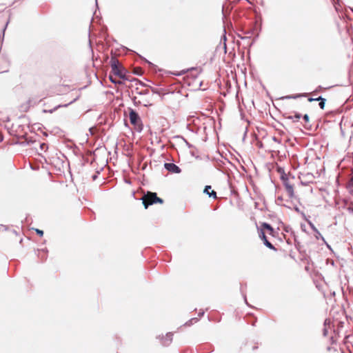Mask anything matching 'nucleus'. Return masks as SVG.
Wrapping results in <instances>:
<instances>
[{"label":"nucleus","instance_id":"obj_1","mask_svg":"<svg viewBox=\"0 0 353 353\" xmlns=\"http://www.w3.org/2000/svg\"><path fill=\"white\" fill-rule=\"evenodd\" d=\"M110 63L112 69L111 73H113L114 75L118 76L121 79H127L124 69L120 65L119 61L117 59H112Z\"/></svg>","mask_w":353,"mask_h":353},{"label":"nucleus","instance_id":"obj_2","mask_svg":"<svg viewBox=\"0 0 353 353\" xmlns=\"http://www.w3.org/2000/svg\"><path fill=\"white\" fill-rule=\"evenodd\" d=\"M143 204L145 209L148 208L149 205H152L157 203H163V200L158 197L156 193L148 192L142 198Z\"/></svg>","mask_w":353,"mask_h":353},{"label":"nucleus","instance_id":"obj_3","mask_svg":"<svg viewBox=\"0 0 353 353\" xmlns=\"http://www.w3.org/2000/svg\"><path fill=\"white\" fill-rule=\"evenodd\" d=\"M129 117L131 124L141 131L142 130L141 120L138 113L133 109H130Z\"/></svg>","mask_w":353,"mask_h":353},{"label":"nucleus","instance_id":"obj_4","mask_svg":"<svg viewBox=\"0 0 353 353\" xmlns=\"http://www.w3.org/2000/svg\"><path fill=\"white\" fill-rule=\"evenodd\" d=\"M164 168L171 173L179 174L181 172V168L172 163H165L164 164Z\"/></svg>","mask_w":353,"mask_h":353},{"label":"nucleus","instance_id":"obj_5","mask_svg":"<svg viewBox=\"0 0 353 353\" xmlns=\"http://www.w3.org/2000/svg\"><path fill=\"white\" fill-rule=\"evenodd\" d=\"M259 237L263 240L264 245L270 249L275 250L274 246L268 240L263 229L259 231Z\"/></svg>","mask_w":353,"mask_h":353},{"label":"nucleus","instance_id":"obj_6","mask_svg":"<svg viewBox=\"0 0 353 353\" xmlns=\"http://www.w3.org/2000/svg\"><path fill=\"white\" fill-rule=\"evenodd\" d=\"M284 185L286 192L288 193V195L289 196L290 198H292L294 195L293 185H292L288 182H285Z\"/></svg>","mask_w":353,"mask_h":353},{"label":"nucleus","instance_id":"obj_7","mask_svg":"<svg viewBox=\"0 0 353 353\" xmlns=\"http://www.w3.org/2000/svg\"><path fill=\"white\" fill-rule=\"evenodd\" d=\"M330 330H331L330 320L327 319L324 321V328L323 330V334L324 336H327L328 335Z\"/></svg>","mask_w":353,"mask_h":353},{"label":"nucleus","instance_id":"obj_8","mask_svg":"<svg viewBox=\"0 0 353 353\" xmlns=\"http://www.w3.org/2000/svg\"><path fill=\"white\" fill-rule=\"evenodd\" d=\"M212 188L210 185H206L204 189V193L208 194L210 197H213L214 199L216 198V193L215 191L211 190Z\"/></svg>","mask_w":353,"mask_h":353},{"label":"nucleus","instance_id":"obj_9","mask_svg":"<svg viewBox=\"0 0 353 353\" xmlns=\"http://www.w3.org/2000/svg\"><path fill=\"white\" fill-rule=\"evenodd\" d=\"M309 225L310 226V228H312V230L315 232V238L316 239H322V240H324V238L322 236L321 234L319 232V231L317 230V228L314 226V225L311 223V222H309Z\"/></svg>","mask_w":353,"mask_h":353},{"label":"nucleus","instance_id":"obj_10","mask_svg":"<svg viewBox=\"0 0 353 353\" xmlns=\"http://www.w3.org/2000/svg\"><path fill=\"white\" fill-rule=\"evenodd\" d=\"M172 336H173V334L172 332L168 333L166 334V337L162 341L163 345H164V346L169 345L172 341Z\"/></svg>","mask_w":353,"mask_h":353},{"label":"nucleus","instance_id":"obj_11","mask_svg":"<svg viewBox=\"0 0 353 353\" xmlns=\"http://www.w3.org/2000/svg\"><path fill=\"white\" fill-rule=\"evenodd\" d=\"M172 336H173V334L172 332L168 333L166 334V337L162 341L163 345H164V346L169 345L172 341Z\"/></svg>","mask_w":353,"mask_h":353},{"label":"nucleus","instance_id":"obj_12","mask_svg":"<svg viewBox=\"0 0 353 353\" xmlns=\"http://www.w3.org/2000/svg\"><path fill=\"white\" fill-rule=\"evenodd\" d=\"M262 229L267 230L270 232V234H272L274 232L273 228L269 223H263L262 224Z\"/></svg>","mask_w":353,"mask_h":353},{"label":"nucleus","instance_id":"obj_13","mask_svg":"<svg viewBox=\"0 0 353 353\" xmlns=\"http://www.w3.org/2000/svg\"><path fill=\"white\" fill-rule=\"evenodd\" d=\"M301 117V114L299 113H295L294 115L288 117V119L293 120L294 121H298Z\"/></svg>","mask_w":353,"mask_h":353},{"label":"nucleus","instance_id":"obj_14","mask_svg":"<svg viewBox=\"0 0 353 353\" xmlns=\"http://www.w3.org/2000/svg\"><path fill=\"white\" fill-rule=\"evenodd\" d=\"M114 75L113 74V73H111V72H110V75H109V79H110V81L112 83H114V84H121V83H121V81H117V80H116V79H115V77H114Z\"/></svg>","mask_w":353,"mask_h":353},{"label":"nucleus","instance_id":"obj_15","mask_svg":"<svg viewBox=\"0 0 353 353\" xmlns=\"http://www.w3.org/2000/svg\"><path fill=\"white\" fill-rule=\"evenodd\" d=\"M318 100H319V107L321 109L323 110L325 105V99L322 98V97H319Z\"/></svg>","mask_w":353,"mask_h":353},{"label":"nucleus","instance_id":"obj_16","mask_svg":"<svg viewBox=\"0 0 353 353\" xmlns=\"http://www.w3.org/2000/svg\"><path fill=\"white\" fill-rule=\"evenodd\" d=\"M48 146L47 143H42L40 144V148L43 151H46L48 149Z\"/></svg>","mask_w":353,"mask_h":353},{"label":"nucleus","instance_id":"obj_17","mask_svg":"<svg viewBox=\"0 0 353 353\" xmlns=\"http://www.w3.org/2000/svg\"><path fill=\"white\" fill-rule=\"evenodd\" d=\"M347 211L350 214L353 215V203L347 208Z\"/></svg>","mask_w":353,"mask_h":353},{"label":"nucleus","instance_id":"obj_18","mask_svg":"<svg viewBox=\"0 0 353 353\" xmlns=\"http://www.w3.org/2000/svg\"><path fill=\"white\" fill-rule=\"evenodd\" d=\"M303 119L305 123L309 122V116L307 114L303 115Z\"/></svg>","mask_w":353,"mask_h":353},{"label":"nucleus","instance_id":"obj_19","mask_svg":"<svg viewBox=\"0 0 353 353\" xmlns=\"http://www.w3.org/2000/svg\"><path fill=\"white\" fill-rule=\"evenodd\" d=\"M272 141L276 143H281V140L276 137H272Z\"/></svg>","mask_w":353,"mask_h":353},{"label":"nucleus","instance_id":"obj_20","mask_svg":"<svg viewBox=\"0 0 353 353\" xmlns=\"http://www.w3.org/2000/svg\"><path fill=\"white\" fill-rule=\"evenodd\" d=\"M305 95H306V94H302L301 96H305ZM300 96H301V95H297V96H288V97H287V98H288V99H296V98H297V97H300Z\"/></svg>","mask_w":353,"mask_h":353},{"label":"nucleus","instance_id":"obj_21","mask_svg":"<svg viewBox=\"0 0 353 353\" xmlns=\"http://www.w3.org/2000/svg\"><path fill=\"white\" fill-rule=\"evenodd\" d=\"M36 232L40 236H42L43 234V232L42 230H39V229H37Z\"/></svg>","mask_w":353,"mask_h":353},{"label":"nucleus","instance_id":"obj_22","mask_svg":"<svg viewBox=\"0 0 353 353\" xmlns=\"http://www.w3.org/2000/svg\"><path fill=\"white\" fill-rule=\"evenodd\" d=\"M198 321V319L197 318H192V319L190 320V323H193L194 322L196 323Z\"/></svg>","mask_w":353,"mask_h":353},{"label":"nucleus","instance_id":"obj_23","mask_svg":"<svg viewBox=\"0 0 353 353\" xmlns=\"http://www.w3.org/2000/svg\"><path fill=\"white\" fill-rule=\"evenodd\" d=\"M309 101H319L318 97L317 98H310L308 99Z\"/></svg>","mask_w":353,"mask_h":353},{"label":"nucleus","instance_id":"obj_24","mask_svg":"<svg viewBox=\"0 0 353 353\" xmlns=\"http://www.w3.org/2000/svg\"><path fill=\"white\" fill-rule=\"evenodd\" d=\"M350 185L353 186V175L352 176L350 179Z\"/></svg>","mask_w":353,"mask_h":353},{"label":"nucleus","instance_id":"obj_25","mask_svg":"<svg viewBox=\"0 0 353 353\" xmlns=\"http://www.w3.org/2000/svg\"><path fill=\"white\" fill-rule=\"evenodd\" d=\"M203 314H204V312H203V311H202V312H199V316H202Z\"/></svg>","mask_w":353,"mask_h":353},{"label":"nucleus","instance_id":"obj_26","mask_svg":"<svg viewBox=\"0 0 353 353\" xmlns=\"http://www.w3.org/2000/svg\"><path fill=\"white\" fill-rule=\"evenodd\" d=\"M96 178H97V175H94V176H92L93 180H95V179H96Z\"/></svg>","mask_w":353,"mask_h":353},{"label":"nucleus","instance_id":"obj_27","mask_svg":"<svg viewBox=\"0 0 353 353\" xmlns=\"http://www.w3.org/2000/svg\"><path fill=\"white\" fill-rule=\"evenodd\" d=\"M295 210H296V212H299V208H295Z\"/></svg>","mask_w":353,"mask_h":353},{"label":"nucleus","instance_id":"obj_28","mask_svg":"<svg viewBox=\"0 0 353 353\" xmlns=\"http://www.w3.org/2000/svg\"><path fill=\"white\" fill-rule=\"evenodd\" d=\"M61 107V105H59L57 107H55L54 110H57L58 108Z\"/></svg>","mask_w":353,"mask_h":353},{"label":"nucleus","instance_id":"obj_29","mask_svg":"<svg viewBox=\"0 0 353 353\" xmlns=\"http://www.w3.org/2000/svg\"><path fill=\"white\" fill-rule=\"evenodd\" d=\"M53 111H54L53 110H50L49 112H50V113H52V112H53Z\"/></svg>","mask_w":353,"mask_h":353}]
</instances>
